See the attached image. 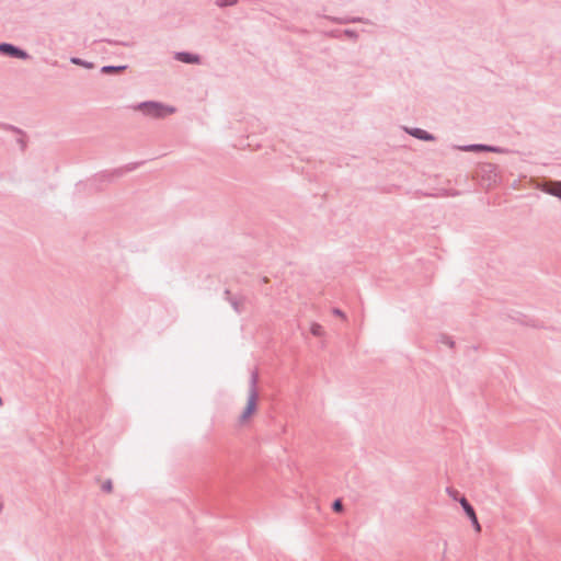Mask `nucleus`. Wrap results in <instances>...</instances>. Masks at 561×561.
<instances>
[{"label": "nucleus", "mask_w": 561, "mask_h": 561, "mask_svg": "<svg viewBox=\"0 0 561 561\" xmlns=\"http://www.w3.org/2000/svg\"><path fill=\"white\" fill-rule=\"evenodd\" d=\"M141 164L142 162H135L128 163L121 168H116L114 170L101 171L93 175L92 179H90V184L94 188V191H102L105 184L113 182L115 179L123 176L127 172L134 171Z\"/></svg>", "instance_id": "obj_1"}, {"label": "nucleus", "mask_w": 561, "mask_h": 561, "mask_svg": "<svg viewBox=\"0 0 561 561\" xmlns=\"http://www.w3.org/2000/svg\"><path fill=\"white\" fill-rule=\"evenodd\" d=\"M224 295H225V299H226L228 302H229V298H233V297L231 296V291H230L229 289H226V290L224 291Z\"/></svg>", "instance_id": "obj_21"}, {"label": "nucleus", "mask_w": 561, "mask_h": 561, "mask_svg": "<svg viewBox=\"0 0 561 561\" xmlns=\"http://www.w3.org/2000/svg\"><path fill=\"white\" fill-rule=\"evenodd\" d=\"M229 304L237 313L242 312L243 299H237L236 297L229 298Z\"/></svg>", "instance_id": "obj_14"}, {"label": "nucleus", "mask_w": 561, "mask_h": 561, "mask_svg": "<svg viewBox=\"0 0 561 561\" xmlns=\"http://www.w3.org/2000/svg\"><path fill=\"white\" fill-rule=\"evenodd\" d=\"M0 129L18 134L19 138L16 139V144L20 146L22 151L26 149V135L21 128L8 123L0 122Z\"/></svg>", "instance_id": "obj_8"}, {"label": "nucleus", "mask_w": 561, "mask_h": 561, "mask_svg": "<svg viewBox=\"0 0 561 561\" xmlns=\"http://www.w3.org/2000/svg\"><path fill=\"white\" fill-rule=\"evenodd\" d=\"M459 150L465 152H496V153H508L510 149L499 147V146H492V145H484V144H471V145H465L458 147Z\"/></svg>", "instance_id": "obj_4"}, {"label": "nucleus", "mask_w": 561, "mask_h": 561, "mask_svg": "<svg viewBox=\"0 0 561 561\" xmlns=\"http://www.w3.org/2000/svg\"><path fill=\"white\" fill-rule=\"evenodd\" d=\"M257 380H259V375L256 371H253L251 374V378H250L248 402H247V405H245L243 412L240 415L241 421L248 420L256 410V401H257V396H259L257 388H256Z\"/></svg>", "instance_id": "obj_3"}, {"label": "nucleus", "mask_w": 561, "mask_h": 561, "mask_svg": "<svg viewBox=\"0 0 561 561\" xmlns=\"http://www.w3.org/2000/svg\"><path fill=\"white\" fill-rule=\"evenodd\" d=\"M311 333L314 335V336H321L323 334V328L322 325L318 324V323H313L311 325V329H310Z\"/></svg>", "instance_id": "obj_16"}, {"label": "nucleus", "mask_w": 561, "mask_h": 561, "mask_svg": "<svg viewBox=\"0 0 561 561\" xmlns=\"http://www.w3.org/2000/svg\"><path fill=\"white\" fill-rule=\"evenodd\" d=\"M135 108L142 112L144 115L153 118H164L165 116L176 112L174 106L167 105L158 101L140 102L135 106Z\"/></svg>", "instance_id": "obj_2"}, {"label": "nucleus", "mask_w": 561, "mask_h": 561, "mask_svg": "<svg viewBox=\"0 0 561 561\" xmlns=\"http://www.w3.org/2000/svg\"><path fill=\"white\" fill-rule=\"evenodd\" d=\"M333 312H334V314H337V316L344 317V313H343L340 309H337V308H335V309L333 310Z\"/></svg>", "instance_id": "obj_22"}, {"label": "nucleus", "mask_w": 561, "mask_h": 561, "mask_svg": "<svg viewBox=\"0 0 561 561\" xmlns=\"http://www.w3.org/2000/svg\"><path fill=\"white\" fill-rule=\"evenodd\" d=\"M2 510H3V504H2V502H0V512H2Z\"/></svg>", "instance_id": "obj_23"}, {"label": "nucleus", "mask_w": 561, "mask_h": 561, "mask_svg": "<svg viewBox=\"0 0 561 561\" xmlns=\"http://www.w3.org/2000/svg\"><path fill=\"white\" fill-rule=\"evenodd\" d=\"M112 489H113V484H112V481H111V480H106V481H104V482H103V484H102V490H103L104 492H111V491H112Z\"/></svg>", "instance_id": "obj_20"}, {"label": "nucleus", "mask_w": 561, "mask_h": 561, "mask_svg": "<svg viewBox=\"0 0 561 561\" xmlns=\"http://www.w3.org/2000/svg\"><path fill=\"white\" fill-rule=\"evenodd\" d=\"M440 342L448 345L449 347H454L455 346V342L453 341V339L448 335H442L440 337Z\"/></svg>", "instance_id": "obj_19"}, {"label": "nucleus", "mask_w": 561, "mask_h": 561, "mask_svg": "<svg viewBox=\"0 0 561 561\" xmlns=\"http://www.w3.org/2000/svg\"><path fill=\"white\" fill-rule=\"evenodd\" d=\"M127 69V65L114 66L106 65L101 68V73L103 75H116Z\"/></svg>", "instance_id": "obj_11"}, {"label": "nucleus", "mask_w": 561, "mask_h": 561, "mask_svg": "<svg viewBox=\"0 0 561 561\" xmlns=\"http://www.w3.org/2000/svg\"><path fill=\"white\" fill-rule=\"evenodd\" d=\"M0 54L11 57V58L22 59V60H26V59L31 58L30 54L26 50L22 49L19 46H15L11 43H1L0 44Z\"/></svg>", "instance_id": "obj_5"}, {"label": "nucleus", "mask_w": 561, "mask_h": 561, "mask_svg": "<svg viewBox=\"0 0 561 561\" xmlns=\"http://www.w3.org/2000/svg\"><path fill=\"white\" fill-rule=\"evenodd\" d=\"M407 133L419 140H423V141L435 140V136L433 134L428 133L425 129L419 128V127H413V128L407 129Z\"/></svg>", "instance_id": "obj_9"}, {"label": "nucleus", "mask_w": 561, "mask_h": 561, "mask_svg": "<svg viewBox=\"0 0 561 561\" xmlns=\"http://www.w3.org/2000/svg\"><path fill=\"white\" fill-rule=\"evenodd\" d=\"M3 404L2 398L0 397V407Z\"/></svg>", "instance_id": "obj_24"}, {"label": "nucleus", "mask_w": 561, "mask_h": 561, "mask_svg": "<svg viewBox=\"0 0 561 561\" xmlns=\"http://www.w3.org/2000/svg\"><path fill=\"white\" fill-rule=\"evenodd\" d=\"M70 62L73 64V65H77V66H81V67H84L87 69H92L94 68V64L91 62V61H87L84 59H81L79 57H71L70 58Z\"/></svg>", "instance_id": "obj_13"}, {"label": "nucleus", "mask_w": 561, "mask_h": 561, "mask_svg": "<svg viewBox=\"0 0 561 561\" xmlns=\"http://www.w3.org/2000/svg\"><path fill=\"white\" fill-rule=\"evenodd\" d=\"M344 35L354 41H356L358 38V33L355 30H351V28L344 30Z\"/></svg>", "instance_id": "obj_18"}, {"label": "nucleus", "mask_w": 561, "mask_h": 561, "mask_svg": "<svg viewBox=\"0 0 561 561\" xmlns=\"http://www.w3.org/2000/svg\"><path fill=\"white\" fill-rule=\"evenodd\" d=\"M546 192L561 199V181L553 182Z\"/></svg>", "instance_id": "obj_12"}, {"label": "nucleus", "mask_w": 561, "mask_h": 561, "mask_svg": "<svg viewBox=\"0 0 561 561\" xmlns=\"http://www.w3.org/2000/svg\"><path fill=\"white\" fill-rule=\"evenodd\" d=\"M459 503H460L465 514L471 520V524L474 527V529L477 531H480L481 526L479 524V520H478V517H477V514H476V511H474L473 506L469 503V501L465 496H462L459 500Z\"/></svg>", "instance_id": "obj_6"}, {"label": "nucleus", "mask_w": 561, "mask_h": 561, "mask_svg": "<svg viewBox=\"0 0 561 561\" xmlns=\"http://www.w3.org/2000/svg\"><path fill=\"white\" fill-rule=\"evenodd\" d=\"M333 23L337 24H348V23H367L368 21L360 16H344V18H334V16H325Z\"/></svg>", "instance_id": "obj_10"}, {"label": "nucleus", "mask_w": 561, "mask_h": 561, "mask_svg": "<svg viewBox=\"0 0 561 561\" xmlns=\"http://www.w3.org/2000/svg\"><path fill=\"white\" fill-rule=\"evenodd\" d=\"M173 58L178 61H181V62L187 64V65H201L202 64V57L198 54H194L191 51H176V53H174Z\"/></svg>", "instance_id": "obj_7"}, {"label": "nucleus", "mask_w": 561, "mask_h": 561, "mask_svg": "<svg viewBox=\"0 0 561 561\" xmlns=\"http://www.w3.org/2000/svg\"><path fill=\"white\" fill-rule=\"evenodd\" d=\"M237 2L238 0H215V3L220 8L231 7L234 5Z\"/></svg>", "instance_id": "obj_15"}, {"label": "nucleus", "mask_w": 561, "mask_h": 561, "mask_svg": "<svg viewBox=\"0 0 561 561\" xmlns=\"http://www.w3.org/2000/svg\"><path fill=\"white\" fill-rule=\"evenodd\" d=\"M343 508H344V506H343V502H342V500H341V499H336V500H334V501H333V503H332V510H333L334 512H336V513H341V512H343Z\"/></svg>", "instance_id": "obj_17"}]
</instances>
